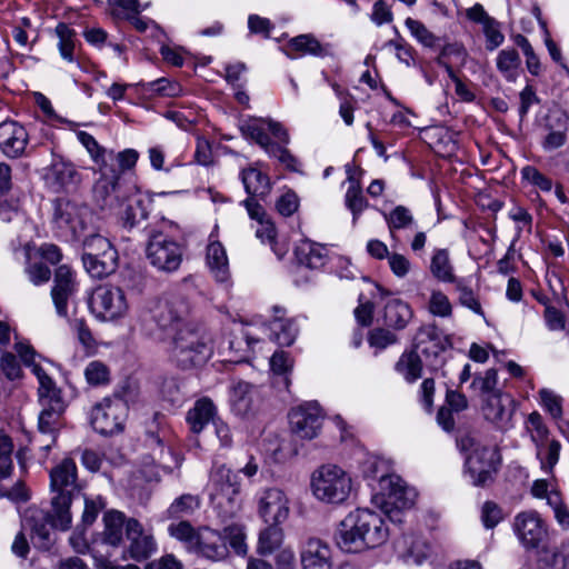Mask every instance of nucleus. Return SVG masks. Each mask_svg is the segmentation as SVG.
<instances>
[{
	"instance_id": "f257e3e1",
	"label": "nucleus",
	"mask_w": 569,
	"mask_h": 569,
	"mask_svg": "<svg viewBox=\"0 0 569 569\" xmlns=\"http://www.w3.org/2000/svg\"><path fill=\"white\" fill-rule=\"evenodd\" d=\"M388 536L389 529L381 515L358 508L338 523L335 541L342 551L358 553L383 545Z\"/></svg>"
},
{
	"instance_id": "f03ea898",
	"label": "nucleus",
	"mask_w": 569,
	"mask_h": 569,
	"mask_svg": "<svg viewBox=\"0 0 569 569\" xmlns=\"http://www.w3.org/2000/svg\"><path fill=\"white\" fill-rule=\"evenodd\" d=\"M50 488L53 493L51 498V510L49 513L53 527L66 531L71 527L72 516L70 506L77 485V466L70 459H63L50 471Z\"/></svg>"
},
{
	"instance_id": "7ed1b4c3",
	"label": "nucleus",
	"mask_w": 569,
	"mask_h": 569,
	"mask_svg": "<svg viewBox=\"0 0 569 569\" xmlns=\"http://www.w3.org/2000/svg\"><path fill=\"white\" fill-rule=\"evenodd\" d=\"M189 315V303L184 298L174 297L171 299L156 301L140 315V325L143 331L159 339L173 336L178 330L183 329Z\"/></svg>"
},
{
	"instance_id": "20e7f679",
	"label": "nucleus",
	"mask_w": 569,
	"mask_h": 569,
	"mask_svg": "<svg viewBox=\"0 0 569 569\" xmlns=\"http://www.w3.org/2000/svg\"><path fill=\"white\" fill-rule=\"evenodd\" d=\"M209 497L220 518H233L241 509L239 476L226 465L214 463L210 473Z\"/></svg>"
},
{
	"instance_id": "39448f33",
	"label": "nucleus",
	"mask_w": 569,
	"mask_h": 569,
	"mask_svg": "<svg viewBox=\"0 0 569 569\" xmlns=\"http://www.w3.org/2000/svg\"><path fill=\"white\" fill-rule=\"evenodd\" d=\"M459 450L466 453L465 468L473 486H486L492 480L499 463L496 448L485 446L471 433L457 439Z\"/></svg>"
},
{
	"instance_id": "423d86ee",
	"label": "nucleus",
	"mask_w": 569,
	"mask_h": 569,
	"mask_svg": "<svg viewBox=\"0 0 569 569\" xmlns=\"http://www.w3.org/2000/svg\"><path fill=\"white\" fill-rule=\"evenodd\" d=\"M211 355L208 338L192 325H184L172 336L171 357L182 369L202 366Z\"/></svg>"
},
{
	"instance_id": "0eeeda50",
	"label": "nucleus",
	"mask_w": 569,
	"mask_h": 569,
	"mask_svg": "<svg viewBox=\"0 0 569 569\" xmlns=\"http://www.w3.org/2000/svg\"><path fill=\"white\" fill-rule=\"evenodd\" d=\"M311 490L319 501L342 503L350 495L351 478L338 466L325 465L313 471Z\"/></svg>"
},
{
	"instance_id": "6e6552de",
	"label": "nucleus",
	"mask_w": 569,
	"mask_h": 569,
	"mask_svg": "<svg viewBox=\"0 0 569 569\" xmlns=\"http://www.w3.org/2000/svg\"><path fill=\"white\" fill-rule=\"evenodd\" d=\"M183 252V247L166 230L152 231L146 248L149 263L163 273H173L180 268Z\"/></svg>"
},
{
	"instance_id": "1a4fd4ad",
	"label": "nucleus",
	"mask_w": 569,
	"mask_h": 569,
	"mask_svg": "<svg viewBox=\"0 0 569 569\" xmlns=\"http://www.w3.org/2000/svg\"><path fill=\"white\" fill-rule=\"evenodd\" d=\"M128 405L119 396L104 398L97 403L90 415L93 429L104 436H111L122 431L128 417Z\"/></svg>"
},
{
	"instance_id": "9d476101",
	"label": "nucleus",
	"mask_w": 569,
	"mask_h": 569,
	"mask_svg": "<svg viewBox=\"0 0 569 569\" xmlns=\"http://www.w3.org/2000/svg\"><path fill=\"white\" fill-rule=\"evenodd\" d=\"M91 219V211L84 204L67 199H58L54 202L53 222L62 231L70 232L74 239L87 230Z\"/></svg>"
},
{
	"instance_id": "9b49d317",
	"label": "nucleus",
	"mask_w": 569,
	"mask_h": 569,
	"mask_svg": "<svg viewBox=\"0 0 569 569\" xmlns=\"http://www.w3.org/2000/svg\"><path fill=\"white\" fill-rule=\"evenodd\" d=\"M91 311L101 320H116L128 310L124 292L118 287H98L89 302Z\"/></svg>"
},
{
	"instance_id": "f8f14e48",
	"label": "nucleus",
	"mask_w": 569,
	"mask_h": 569,
	"mask_svg": "<svg viewBox=\"0 0 569 569\" xmlns=\"http://www.w3.org/2000/svg\"><path fill=\"white\" fill-rule=\"evenodd\" d=\"M14 350L21 358L23 365L31 368L32 373L39 381V403H49L56 399L63 400L61 397V391L57 388L56 382L46 372V370L36 362L37 353L34 349L28 343L17 342L14 345Z\"/></svg>"
},
{
	"instance_id": "ddd939ff",
	"label": "nucleus",
	"mask_w": 569,
	"mask_h": 569,
	"mask_svg": "<svg viewBox=\"0 0 569 569\" xmlns=\"http://www.w3.org/2000/svg\"><path fill=\"white\" fill-rule=\"evenodd\" d=\"M127 540L124 553L137 562L144 561L158 550L157 540L151 531L143 528L136 518L127 520Z\"/></svg>"
},
{
	"instance_id": "4468645a",
	"label": "nucleus",
	"mask_w": 569,
	"mask_h": 569,
	"mask_svg": "<svg viewBox=\"0 0 569 569\" xmlns=\"http://www.w3.org/2000/svg\"><path fill=\"white\" fill-rule=\"evenodd\" d=\"M322 413L317 402H307L289 412L291 431L301 439L311 440L318 436L322 425Z\"/></svg>"
},
{
	"instance_id": "2eb2a0df",
	"label": "nucleus",
	"mask_w": 569,
	"mask_h": 569,
	"mask_svg": "<svg viewBox=\"0 0 569 569\" xmlns=\"http://www.w3.org/2000/svg\"><path fill=\"white\" fill-rule=\"evenodd\" d=\"M513 530L527 549L538 548L547 537L545 522L536 511L518 513L513 520Z\"/></svg>"
},
{
	"instance_id": "dca6fc26",
	"label": "nucleus",
	"mask_w": 569,
	"mask_h": 569,
	"mask_svg": "<svg viewBox=\"0 0 569 569\" xmlns=\"http://www.w3.org/2000/svg\"><path fill=\"white\" fill-rule=\"evenodd\" d=\"M289 500L278 488L264 490L259 499V515L266 523L279 525L289 516Z\"/></svg>"
},
{
	"instance_id": "f3484780",
	"label": "nucleus",
	"mask_w": 569,
	"mask_h": 569,
	"mask_svg": "<svg viewBox=\"0 0 569 569\" xmlns=\"http://www.w3.org/2000/svg\"><path fill=\"white\" fill-rule=\"evenodd\" d=\"M54 284L51 289V298L56 312L61 318L68 317V301L77 290L74 273L67 264H61L54 272Z\"/></svg>"
},
{
	"instance_id": "a211bd4d",
	"label": "nucleus",
	"mask_w": 569,
	"mask_h": 569,
	"mask_svg": "<svg viewBox=\"0 0 569 569\" xmlns=\"http://www.w3.org/2000/svg\"><path fill=\"white\" fill-rule=\"evenodd\" d=\"M41 411L38 418V429L43 436H48L41 449L46 452L56 443L57 433L62 427V416L66 410L63 400H53L49 403H40Z\"/></svg>"
},
{
	"instance_id": "6ab92c4d",
	"label": "nucleus",
	"mask_w": 569,
	"mask_h": 569,
	"mask_svg": "<svg viewBox=\"0 0 569 569\" xmlns=\"http://www.w3.org/2000/svg\"><path fill=\"white\" fill-rule=\"evenodd\" d=\"M381 490L385 497L386 512H390L392 509H408L415 503L416 493L397 476H381Z\"/></svg>"
},
{
	"instance_id": "aec40b11",
	"label": "nucleus",
	"mask_w": 569,
	"mask_h": 569,
	"mask_svg": "<svg viewBox=\"0 0 569 569\" xmlns=\"http://www.w3.org/2000/svg\"><path fill=\"white\" fill-rule=\"evenodd\" d=\"M29 136L23 126L14 120L0 123V150L9 158L20 157L28 144Z\"/></svg>"
},
{
	"instance_id": "412c9836",
	"label": "nucleus",
	"mask_w": 569,
	"mask_h": 569,
	"mask_svg": "<svg viewBox=\"0 0 569 569\" xmlns=\"http://www.w3.org/2000/svg\"><path fill=\"white\" fill-rule=\"evenodd\" d=\"M151 199L139 190L132 191L123 200L120 211L121 220L124 227L131 229L148 218Z\"/></svg>"
},
{
	"instance_id": "4be33fe9",
	"label": "nucleus",
	"mask_w": 569,
	"mask_h": 569,
	"mask_svg": "<svg viewBox=\"0 0 569 569\" xmlns=\"http://www.w3.org/2000/svg\"><path fill=\"white\" fill-rule=\"evenodd\" d=\"M482 412L488 421L500 429H506L513 413L512 399L503 393L486 396Z\"/></svg>"
},
{
	"instance_id": "5701e85b",
	"label": "nucleus",
	"mask_w": 569,
	"mask_h": 569,
	"mask_svg": "<svg viewBox=\"0 0 569 569\" xmlns=\"http://www.w3.org/2000/svg\"><path fill=\"white\" fill-rule=\"evenodd\" d=\"M300 562L302 569H331V549L320 539L311 538L301 549Z\"/></svg>"
},
{
	"instance_id": "b1692460",
	"label": "nucleus",
	"mask_w": 569,
	"mask_h": 569,
	"mask_svg": "<svg viewBox=\"0 0 569 569\" xmlns=\"http://www.w3.org/2000/svg\"><path fill=\"white\" fill-rule=\"evenodd\" d=\"M199 550L210 560L219 561L228 556V547L224 537L212 529L206 528L199 536Z\"/></svg>"
},
{
	"instance_id": "393cba45",
	"label": "nucleus",
	"mask_w": 569,
	"mask_h": 569,
	"mask_svg": "<svg viewBox=\"0 0 569 569\" xmlns=\"http://www.w3.org/2000/svg\"><path fill=\"white\" fill-rule=\"evenodd\" d=\"M104 529L102 541L111 547H119L123 540V528L127 530L126 516L117 510H109L103 515Z\"/></svg>"
},
{
	"instance_id": "a878e982",
	"label": "nucleus",
	"mask_w": 569,
	"mask_h": 569,
	"mask_svg": "<svg viewBox=\"0 0 569 569\" xmlns=\"http://www.w3.org/2000/svg\"><path fill=\"white\" fill-rule=\"evenodd\" d=\"M240 179L249 197H266L270 189L269 177L257 167H248L241 170Z\"/></svg>"
},
{
	"instance_id": "bb28decb",
	"label": "nucleus",
	"mask_w": 569,
	"mask_h": 569,
	"mask_svg": "<svg viewBox=\"0 0 569 569\" xmlns=\"http://www.w3.org/2000/svg\"><path fill=\"white\" fill-rule=\"evenodd\" d=\"M207 264L219 282L229 279V262L224 247L219 241H212L207 247Z\"/></svg>"
},
{
	"instance_id": "cd10ccee",
	"label": "nucleus",
	"mask_w": 569,
	"mask_h": 569,
	"mask_svg": "<svg viewBox=\"0 0 569 569\" xmlns=\"http://www.w3.org/2000/svg\"><path fill=\"white\" fill-rule=\"evenodd\" d=\"M216 407L209 398H201L187 413V421L194 433H199L203 428L214 419Z\"/></svg>"
},
{
	"instance_id": "c85d7f7f",
	"label": "nucleus",
	"mask_w": 569,
	"mask_h": 569,
	"mask_svg": "<svg viewBox=\"0 0 569 569\" xmlns=\"http://www.w3.org/2000/svg\"><path fill=\"white\" fill-rule=\"evenodd\" d=\"M298 262L310 269H319L326 263L327 250L321 244L302 240L295 249Z\"/></svg>"
},
{
	"instance_id": "c756f323",
	"label": "nucleus",
	"mask_w": 569,
	"mask_h": 569,
	"mask_svg": "<svg viewBox=\"0 0 569 569\" xmlns=\"http://www.w3.org/2000/svg\"><path fill=\"white\" fill-rule=\"evenodd\" d=\"M48 179L56 190H60L77 184L80 181V174L73 163L57 160L49 169Z\"/></svg>"
},
{
	"instance_id": "7c9ffc66",
	"label": "nucleus",
	"mask_w": 569,
	"mask_h": 569,
	"mask_svg": "<svg viewBox=\"0 0 569 569\" xmlns=\"http://www.w3.org/2000/svg\"><path fill=\"white\" fill-rule=\"evenodd\" d=\"M118 253L109 252L102 256H82L83 267L93 278H103L112 273L117 268Z\"/></svg>"
},
{
	"instance_id": "2f4dec72",
	"label": "nucleus",
	"mask_w": 569,
	"mask_h": 569,
	"mask_svg": "<svg viewBox=\"0 0 569 569\" xmlns=\"http://www.w3.org/2000/svg\"><path fill=\"white\" fill-rule=\"evenodd\" d=\"M412 317L408 303L400 299L390 300L385 307V323L396 330L403 329Z\"/></svg>"
},
{
	"instance_id": "473e14b6",
	"label": "nucleus",
	"mask_w": 569,
	"mask_h": 569,
	"mask_svg": "<svg viewBox=\"0 0 569 569\" xmlns=\"http://www.w3.org/2000/svg\"><path fill=\"white\" fill-rule=\"evenodd\" d=\"M100 171V178L94 184L93 193L97 200L102 201V207L109 206V199L111 196L117 193L119 186V173L116 172L114 168L107 166L106 171Z\"/></svg>"
},
{
	"instance_id": "72a5a7b5",
	"label": "nucleus",
	"mask_w": 569,
	"mask_h": 569,
	"mask_svg": "<svg viewBox=\"0 0 569 569\" xmlns=\"http://www.w3.org/2000/svg\"><path fill=\"white\" fill-rule=\"evenodd\" d=\"M253 387L240 381L231 392V408L232 411L240 417H247L253 409Z\"/></svg>"
},
{
	"instance_id": "f704fd0d",
	"label": "nucleus",
	"mask_w": 569,
	"mask_h": 569,
	"mask_svg": "<svg viewBox=\"0 0 569 569\" xmlns=\"http://www.w3.org/2000/svg\"><path fill=\"white\" fill-rule=\"evenodd\" d=\"M77 138L87 149L92 161L99 167V170L104 172L107 166H109V160L113 159V150H107L100 146L96 138L86 131H79Z\"/></svg>"
},
{
	"instance_id": "c9c22d12",
	"label": "nucleus",
	"mask_w": 569,
	"mask_h": 569,
	"mask_svg": "<svg viewBox=\"0 0 569 569\" xmlns=\"http://www.w3.org/2000/svg\"><path fill=\"white\" fill-rule=\"evenodd\" d=\"M298 335V327L292 319L276 318L270 322V338L279 346H291Z\"/></svg>"
},
{
	"instance_id": "e433bc0d",
	"label": "nucleus",
	"mask_w": 569,
	"mask_h": 569,
	"mask_svg": "<svg viewBox=\"0 0 569 569\" xmlns=\"http://www.w3.org/2000/svg\"><path fill=\"white\" fill-rule=\"evenodd\" d=\"M430 272L442 282H457L453 274V268L446 249H437L433 252L430 263Z\"/></svg>"
},
{
	"instance_id": "4c0bfd02",
	"label": "nucleus",
	"mask_w": 569,
	"mask_h": 569,
	"mask_svg": "<svg viewBox=\"0 0 569 569\" xmlns=\"http://www.w3.org/2000/svg\"><path fill=\"white\" fill-rule=\"evenodd\" d=\"M395 368L396 371L406 379V381L411 383L421 377L422 362L416 351H409L402 353Z\"/></svg>"
},
{
	"instance_id": "58836bf2",
	"label": "nucleus",
	"mask_w": 569,
	"mask_h": 569,
	"mask_svg": "<svg viewBox=\"0 0 569 569\" xmlns=\"http://www.w3.org/2000/svg\"><path fill=\"white\" fill-rule=\"evenodd\" d=\"M288 48L300 54H311L316 57H325L328 54V48L321 44L311 34H300L292 38L288 43Z\"/></svg>"
},
{
	"instance_id": "ea45409f",
	"label": "nucleus",
	"mask_w": 569,
	"mask_h": 569,
	"mask_svg": "<svg viewBox=\"0 0 569 569\" xmlns=\"http://www.w3.org/2000/svg\"><path fill=\"white\" fill-rule=\"evenodd\" d=\"M521 60L515 49L501 50L497 57V68L507 81L513 82L518 77Z\"/></svg>"
},
{
	"instance_id": "a19ab883",
	"label": "nucleus",
	"mask_w": 569,
	"mask_h": 569,
	"mask_svg": "<svg viewBox=\"0 0 569 569\" xmlns=\"http://www.w3.org/2000/svg\"><path fill=\"white\" fill-rule=\"evenodd\" d=\"M385 219L392 237H395V231L411 229L415 224L411 210L401 204L393 208L388 214H385Z\"/></svg>"
},
{
	"instance_id": "79ce46f5",
	"label": "nucleus",
	"mask_w": 569,
	"mask_h": 569,
	"mask_svg": "<svg viewBox=\"0 0 569 569\" xmlns=\"http://www.w3.org/2000/svg\"><path fill=\"white\" fill-rule=\"evenodd\" d=\"M264 119H253L241 124L240 130L246 138L254 140L266 152L274 142L266 132Z\"/></svg>"
},
{
	"instance_id": "37998d69",
	"label": "nucleus",
	"mask_w": 569,
	"mask_h": 569,
	"mask_svg": "<svg viewBox=\"0 0 569 569\" xmlns=\"http://www.w3.org/2000/svg\"><path fill=\"white\" fill-rule=\"evenodd\" d=\"M200 507V498L194 495L184 493L176 498L167 510L170 518H180L191 515Z\"/></svg>"
},
{
	"instance_id": "c03bdc74",
	"label": "nucleus",
	"mask_w": 569,
	"mask_h": 569,
	"mask_svg": "<svg viewBox=\"0 0 569 569\" xmlns=\"http://www.w3.org/2000/svg\"><path fill=\"white\" fill-rule=\"evenodd\" d=\"M56 34L59 38L58 49L61 57L68 61H73V51H74V37L76 32L66 23H59L56 27Z\"/></svg>"
},
{
	"instance_id": "a18cd8bd",
	"label": "nucleus",
	"mask_w": 569,
	"mask_h": 569,
	"mask_svg": "<svg viewBox=\"0 0 569 569\" xmlns=\"http://www.w3.org/2000/svg\"><path fill=\"white\" fill-rule=\"evenodd\" d=\"M347 208L352 212L353 222L357 221L360 213L367 208L368 202L362 194L359 183L350 179V186L345 196Z\"/></svg>"
},
{
	"instance_id": "49530a36",
	"label": "nucleus",
	"mask_w": 569,
	"mask_h": 569,
	"mask_svg": "<svg viewBox=\"0 0 569 569\" xmlns=\"http://www.w3.org/2000/svg\"><path fill=\"white\" fill-rule=\"evenodd\" d=\"M282 531L278 525H269L259 536L258 551L261 555H269L280 547Z\"/></svg>"
},
{
	"instance_id": "de8ad7c7",
	"label": "nucleus",
	"mask_w": 569,
	"mask_h": 569,
	"mask_svg": "<svg viewBox=\"0 0 569 569\" xmlns=\"http://www.w3.org/2000/svg\"><path fill=\"white\" fill-rule=\"evenodd\" d=\"M84 377L90 386L106 385L110 380V370L102 361L93 360L87 365Z\"/></svg>"
},
{
	"instance_id": "09e8293b",
	"label": "nucleus",
	"mask_w": 569,
	"mask_h": 569,
	"mask_svg": "<svg viewBox=\"0 0 569 569\" xmlns=\"http://www.w3.org/2000/svg\"><path fill=\"white\" fill-rule=\"evenodd\" d=\"M13 445L8 436H0V482L9 478L13 471Z\"/></svg>"
},
{
	"instance_id": "8fccbe9b",
	"label": "nucleus",
	"mask_w": 569,
	"mask_h": 569,
	"mask_svg": "<svg viewBox=\"0 0 569 569\" xmlns=\"http://www.w3.org/2000/svg\"><path fill=\"white\" fill-rule=\"evenodd\" d=\"M86 252L83 256H102L106 257L109 252H117V250L112 247L111 242L100 236V234H91L84 240Z\"/></svg>"
},
{
	"instance_id": "3c124183",
	"label": "nucleus",
	"mask_w": 569,
	"mask_h": 569,
	"mask_svg": "<svg viewBox=\"0 0 569 569\" xmlns=\"http://www.w3.org/2000/svg\"><path fill=\"white\" fill-rule=\"evenodd\" d=\"M513 40L526 57L528 71L533 76H538L540 73L541 64L529 40L522 34H517Z\"/></svg>"
},
{
	"instance_id": "603ef678",
	"label": "nucleus",
	"mask_w": 569,
	"mask_h": 569,
	"mask_svg": "<svg viewBox=\"0 0 569 569\" xmlns=\"http://www.w3.org/2000/svg\"><path fill=\"white\" fill-rule=\"evenodd\" d=\"M406 27L411 34L423 46L432 48L436 46L438 38L427 29V27L419 20L407 18L405 21Z\"/></svg>"
},
{
	"instance_id": "864d4df0",
	"label": "nucleus",
	"mask_w": 569,
	"mask_h": 569,
	"mask_svg": "<svg viewBox=\"0 0 569 569\" xmlns=\"http://www.w3.org/2000/svg\"><path fill=\"white\" fill-rule=\"evenodd\" d=\"M111 8V14L118 19H129L133 14H139V0H108Z\"/></svg>"
},
{
	"instance_id": "5fc2aeb1",
	"label": "nucleus",
	"mask_w": 569,
	"mask_h": 569,
	"mask_svg": "<svg viewBox=\"0 0 569 569\" xmlns=\"http://www.w3.org/2000/svg\"><path fill=\"white\" fill-rule=\"evenodd\" d=\"M21 209V197L18 191H10L6 196H0V217L10 221L12 216Z\"/></svg>"
},
{
	"instance_id": "6e6d98bb",
	"label": "nucleus",
	"mask_w": 569,
	"mask_h": 569,
	"mask_svg": "<svg viewBox=\"0 0 569 569\" xmlns=\"http://www.w3.org/2000/svg\"><path fill=\"white\" fill-rule=\"evenodd\" d=\"M429 311L433 316L449 317L452 312L451 303L448 297L440 290H433L429 300Z\"/></svg>"
},
{
	"instance_id": "4d7b16f0",
	"label": "nucleus",
	"mask_w": 569,
	"mask_h": 569,
	"mask_svg": "<svg viewBox=\"0 0 569 569\" xmlns=\"http://www.w3.org/2000/svg\"><path fill=\"white\" fill-rule=\"evenodd\" d=\"M226 541L228 540L230 547L234 550V552L239 556H244L247 553V543H246V535L241 527L230 526L224 529L223 535Z\"/></svg>"
},
{
	"instance_id": "13d9d810",
	"label": "nucleus",
	"mask_w": 569,
	"mask_h": 569,
	"mask_svg": "<svg viewBox=\"0 0 569 569\" xmlns=\"http://www.w3.org/2000/svg\"><path fill=\"white\" fill-rule=\"evenodd\" d=\"M498 382V373L495 369H488L485 376H476L471 383V388L478 389L482 395L500 393L496 390Z\"/></svg>"
},
{
	"instance_id": "bf43d9fd",
	"label": "nucleus",
	"mask_w": 569,
	"mask_h": 569,
	"mask_svg": "<svg viewBox=\"0 0 569 569\" xmlns=\"http://www.w3.org/2000/svg\"><path fill=\"white\" fill-rule=\"evenodd\" d=\"M522 178L529 183L536 186L541 191L550 192L552 190V181L550 178L541 173L538 169L527 166L521 170Z\"/></svg>"
},
{
	"instance_id": "052dcab7",
	"label": "nucleus",
	"mask_w": 569,
	"mask_h": 569,
	"mask_svg": "<svg viewBox=\"0 0 569 569\" xmlns=\"http://www.w3.org/2000/svg\"><path fill=\"white\" fill-rule=\"evenodd\" d=\"M293 366L292 360L289 358V355L284 351H277L272 355L270 359V367L273 373L278 376H283V382L286 387L289 386V379L286 375L291 371Z\"/></svg>"
},
{
	"instance_id": "680f3d73",
	"label": "nucleus",
	"mask_w": 569,
	"mask_h": 569,
	"mask_svg": "<svg viewBox=\"0 0 569 569\" xmlns=\"http://www.w3.org/2000/svg\"><path fill=\"white\" fill-rule=\"evenodd\" d=\"M541 405L551 415L552 418L559 419L562 416V399L553 391L541 389L540 392Z\"/></svg>"
},
{
	"instance_id": "e2e57ef3",
	"label": "nucleus",
	"mask_w": 569,
	"mask_h": 569,
	"mask_svg": "<svg viewBox=\"0 0 569 569\" xmlns=\"http://www.w3.org/2000/svg\"><path fill=\"white\" fill-rule=\"evenodd\" d=\"M149 90L162 97H178L182 88L178 82L160 78L148 83Z\"/></svg>"
},
{
	"instance_id": "0e129e2a",
	"label": "nucleus",
	"mask_w": 569,
	"mask_h": 569,
	"mask_svg": "<svg viewBox=\"0 0 569 569\" xmlns=\"http://www.w3.org/2000/svg\"><path fill=\"white\" fill-rule=\"evenodd\" d=\"M456 284L457 290L459 291V302L475 313L482 316L483 312L481 305L473 291L469 287L465 286L462 281H457Z\"/></svg>"
},
{
	"instance_id": "69168bd1",
	"label": "nucleus",
	"mask_w": 569,
	"mask_h": 569,
	"mask_svg": "<svg viewBox=\"0 0 569 569\" xmlns=\"http://www.w3.org/2000/svg\"><path fill=\"white\" fill-rule=\"evenodd\" d=\"M430 553L429 545L422 539H415L406 553V561L421 565Z\"/></svg>"
},
{
	"instance_id": "338daca9",
	"label": "nucleus",
	"mask_w": 569,
	"mask_h": 569,
	"mask_svg": "<svg viewBox=\"0 0 569 569\" xmlns=\"http://www.w3.org/2000/svg\"><path fill=\"white\" fill-rule=\"evenodd\" d=\"M267 153L270 157L278 159L287 169L296 171L298 169V160L290 153V151L279 143H273L269 147Z\"/></svg>"
},
{
	"instance_id": "774afa93",
	"label": "nucleus",
	"mask_w": 569,
	"mask_h": 569,
	"mask_svg": "<svg viewBox=\"0 0 569 569\" xmlns=\"http://www.w3.org/2000/svg\"><path fill=\"white\" fill-rule=\"evenodd\" d=\"M0 368L2 373L9 380H16L21 378L22 370L17 357L13 353L4 352L0 359Z\"/></svg>"
}]
</instances>
